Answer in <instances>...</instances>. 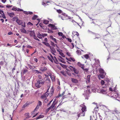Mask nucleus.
Returning <instances> with one entry per match:
<instances>
[{"label":"nucleus","instance_id":"338daca9","mask_svg":"<svg viewBox=\"0 0 120 120\" xmlns=\"http://www.w3.org/2000/svg\"><path fill=\"white\" fill-rule=\"evenodd\" d=\"M51 45L54 46H55V45L54 43L52 42H51Z\"/></svg>","mask_w":120,"mask_h":120},{"label":"nucleus","instance_id":"ea45409f","mask_svg":"<svg viewBox=\"0 0 120 120\" xmlns=\"http://www.w3.org/2000/svg\"><path fill=\"white\" fill-rule=\"evenodd\" d=\"M90 89H88L87 90H86V92H87V94H89L90 93Z\"/></svg>","mask_w":120,"mask_h":120},{"label":"nucleus","instance_id":"bf43d9fd","mask_svg":"<svg viewBox=\"0 0 120 120\" xmlns=\"http://www.w3.org/2000/svg\"><path fill=\"white\" fill-rule=\"evenodd\" d=\"M26 114H27V117H26V119H27L29 118L30 117V116L29 115V113H26Z\"/></svg>","mask_w":120,"mask_h":120},{"label":"nucleus","instance_id":"f03ea898","mask_svg":"<svg viewBox=\"0 0 120 120\" xmlns=\"http://www.w3.org/2000/svg\"><path fill=\"white\" fill-rule=\"evenodd\" d=\"M37 82L35 84V86L37 88H40L42 85H43L45 81H41L39 79H37Z\"/></svg>","mask_w":120,"mask_h":120},{"label":"nucleus","instance_id":"09e8293b","mask_svg":"<svg viewBox=\"0 0 120 120\" xmlns=\"http://www.w3.org/2000/svg\"><path fill=\"white\" fill-rule=\"evenodd\" d=\"M50 109H51H51L50 107L46 109V112H47Z\"/></svg>","mask_w":120,"mask_h":120},{"label":"nucleus","instance_id":"f704fd0d","mask_svg":"<svg viewBox=\"0 0 120 120\" xmlns=\"http://www.w3.org/2000/svg\"><path fill=\"white\" fill-rule=\"evenodd\" d=\"M17 8L16 7H13L12 9V10L13 11H16L17 10Z\"/></svg>","mask_w":120,"mask_h":120},{"label":"nucleus","instance_id":"c9c22d12","mask_svg":"<svg viewBox=\"0 0 120 120\" xmlns=\"http://www.w3.org/2000/svg\"><path fill=\"white\" fill-rule=\"evenodd\" d=\"M84 56L86 59H88L89 58V55L87 54L84 55Z\"/></svg>","mask_w":120,"mask_h":120},{"label":"nucleus","instance_id":"473e14b6","mask_svg":"<svg viewBox=\"0 0 120 120\" xmlns=\"http://www.w3.org/2000/svg\"><path fill=\"white\" fill-rule=\"evenodd\" d=\"M49 21L47 20H44L43 21V23H44L45 24H49Z\"/></svg>","mask_w":120,"mask_h":120},{"label":"nucleus","instance_id":"3c124183","mask_svg":"<svg viewBox=\"0 0 120 120\" xmlns=\"http://www.w3.org/2000/svg\"><path fill=\"white\" fill-rule=\"evenodd\" d=\"M58 35L59 36H62L63 35V34L61 32H59L58 33Z\"/></svg>","mask_w":120,"mask_h":120},{"label":"nucleus","instance_id":"6ab92c4d","mask_svg":"<svg viewBox=\"0 0 120 120\" xmlns=\"http://www.w3.org/2000/svg\"><path fill=\"white\" fill-rule=\"evenodd\" d=\"M73 71L76 74H78L79 73V71H78L75 68H74L73 69Z\"/></svg>","mask_w":120,"mask_h":120},{"label":"nucleus","instance_id":"72a5a7b5","mask_svg":"<svg viewBox=\"0 0 120 120\" xmlns=\"http://www.w3.org/2000/svg\"><path fill=\"white\" fill-rule=\"evenodd\" d=\"M50 78L51 79L52 81H54L55 80V78L53 76H51V75H50Z\"/></svg>","mask_w":120,"mask_h":120},{"label":"nucleus","instance_id":"aec40b11","mask_svg":"<svg viewBox=\"0 0 120 120\" xmlns=\"http://www.w3.org/2000/svg\"><path fill=\"white\" fill-rule=\"evenodd\" d=\"M42 34H41L40 33H38L37 34V37L40 39H41L42 38Z\"/></svg>","mask_w":120,"mask_h":120},{"label":"nucleus","instance_id":"c03bdc74","mask_svg":"<svg viewBox=\"0 0 120 120\" xmlns=\"http://www.w3.org/2000/svg\"><path fill=\"white\" fill-rule=\"evenodd\" d=\"M42 105L41 102L40 101H39L38 105L39 106H41Z\"/></svg>","mask_w":120,"mask_h":120},{"label":"nucleus","instance_id":"f257e3e1","mask_svg":"<svg viewBox=\"0 0 120 120\" xmlns=\"http://www.w3.org/2000/svg\"><path fill=\"white\" fill-rule=\"evenodd\" d=\"M80 107L82 108L77 112V116L78 117L80 116H84L85 115V112L86 111V107L84 105V103L80 105Z\"/></svg>","mask_w":120,"mask_h":120},{"label":"nucleus","instance_id":"2eb2a0df","mask_svg":"<svg viewBox=\"0 0 120 120\" xmlns=\"http://www.w3.org/2000/svg\"><path fill=\"white\" fill-rule=\"evenodd\" d=\"M50 48L51 49V52H53V53L56 52V51L55 48L51 46L50 47Z\"/></svg>","mask_w":120,"mask_h":120},{"label":"nucleus","instance_id":"79ce46f5","mask_svg":"<svg viewBox=\"0 0 120 120\" xmlns=\"http://www.w3.org/2000/svg\"><path fill=\"white\" fill-rule=\"evenodd\" d=\"M39 108V106L38 105H37V106L36 107V108L34 109V111H37V109H38Z\"/></svg>","mask_w":120,"mask_h":120},{"label":"nucleus","instance_id":"b1692460","mask_svg":"<svg viewBox=\"0 0 120 120\" xmlns=\"http://www.w3.org/2000/svg\"><path fill=\"white\" fill-rule=\"evenodd\" d=\"M55 60L53 59L54 62L56 64H58L59 63L58 61L55 56L54 57Z\"/></svg>","mask_w":120,"mask_h":120},{"label":"nucleus","instance_id":"a19ab883","mask_svg":"<svg viewBox=\"0 0 120 120\" xmlns=\"http://www.w3.org/2000/svg\"><path fill=\"white\" fill-rule=\"evenodd\" d=\"M53 99H52V100L51 101L49 102L47 104V106L48 107L49 106L50 104L51 103V102L52 101Z\"/></svg>","mask_w":120,"mask_h":120},{"label":"nucleus","instance_id":"a878e982","mask_svg":"<svg viewBox=\"0 0 120 120\" xmlns=\"http://www.w3.org/2000/svg\"><path fill=\"white\" fill-rule=\"evenodd\" d=\"M68 68L70 69L71 71H72L73 70L74 68H74L71 66H70L69 67H68Z\"/></svg>","mask_w":120,"mask_h":120},{"label":"nucleus","instance_id":"58836bf2","mask_svg":"<svg viewBox=\"0 0 120 120\" xmlns=\"http://www.w3.org/2000/svg\"><path fill=\"white\" fill-rule=\"evenodd\" d=\"M17 18L16 17H15L13 18L11 20L13 21H14L15 20H17Z\"/></svg>","mask_w":120,"mask_h":120},{"label":"nucleus","instance_id":"4468645a","mask_svg":"<svg viewBox=\"0 0 120 120\" xmlns=\"http://www.w3.org/2000/svg\"><path fill=\"white\" fill-rule=\"evenodd\" d=\"M90 75H88L87 77V79L86 81V83H88L90 82Z\"/></svg>","mask_w":120,"mask_h":120},{"label":"nucleus","instance_id":"0e129e2a","mask_svg":"<svg viewBox=\"0 0 120 120\" xmlns=\"http://www.w3.org/2000/svg\"><path fill=\"white\" fill-rule=\"evenodd\" d=\"M12 5H11V6L10 5H7L6 6V7L8 8H9L10 7H12Z\"/></svg>","mask_w":120,"mask_h":120},{"label":"nucleus","instance_id":"052dcab7","mask_svg":"<svg viewBox=\"0 0 120 120\" xmlns=\"http://www.w3.org/2000/svg\"><path fill=\"white\" fill-rule=\"evenodd\" d=\"M42 37H44L45 36H46L47 35V34H42Z\"/></svg>","mask_w":120,"mask_h":120},{"label":"nucleus","instance_id":"393cba45","mask_svg":"<svg viewBox=\"0 0 120 120\" xmlns=\"http://www.w3.org/2000/svg\"><path fill=\"white\" fill-rule=\"evenodd\" d=\"M21 32L25 34L27 33L26 30L24 28L21 30Z\"/></svg>","mask_w":120,"mask_h":120},{"label":"nucleus","instance_id":"39448f33","mask_svg":"<svg viewBox=\"0 0 120 120\" xmlns=\"http://www.w3.org/2000/svg\"><path fill=\"white\" fill-rule=\"evenodd\" d=\"M56 103V102L54 100L53 101L52 104L50 107L51 109V111H53L55 109L56 107L55 105Z\"/></svg>","mask_w":120,"mask_h":120},{"label":"nucleus","instance_id":"f8f14e48","mask_svg":"<svg viewBox=\"0 0 120 120\" xmlns=\"http://www.w3.org/2000/svg\"><path fill=\"white\" fill-rule=\"evenodd\" d=\"M16 22L19 25H21L22 23V21L19 19H17V20H16Z\"/></svg>","mask_w":120,"mask_h":120},{"label":"nucleus","instance_id":"603ef678","mask_svg":"<svg viewBox=\"0 0 120 120\" xmlns=\"http://www.w3.org/2000/svg\"><path fill=\"white\" fill-rule=\"evenodd\" d=\"M34 71L36 73H37L38 74L39 72V71L37 70H34Z\"/></svg>","mask_w":120,"mask_h":120},{"label":"nucleus","instance_id":"412c9836","mask_svg":"<svg viewBox=\"0 0 120 120\" xmlns=\"http://www.w3.org/2000/svg\"><path fill=\"white\" fill-rule=\"evenodd\" d=\"M99 71L100 73H103L104 72L103 70L101 68H100L99 69Z\"/></svg>","mask_w":120,"mask_h":120},{"label":"nucleus","instance_id":"5fc2aeb1","mask_svg":"<svg viewBox=\"0 0 120 120\" xmlns=\"http://www.w3.org/2000/svg\"><path fill=\"white\" fill-rule=\"evenodd\" d=\"M58 60L60 61L62 63H64V61L62 60H61V59H60L58 58Z\"/></svg>","mask_w":120,"mask_h":120},{"label":"nucleus","instance_id":"9b49d317","mask_svg":"<svg viewBox=\"0 0 120 120\" xmlns=\"http://www.w3.org/2000/svg\"><path fill=\"white\" fill-rule=\"evenodd\" d=\"M30 36H33L34 37L35 35V33L34 31H30Z\"/></svg>","mask_w":120,"mask_h":120},{"label":"nucleus","instance_id":"0eeeda50","mask_svg":"<svg viewBox=\"0 0 120 120\" xmlns=\"http://www.w3.org/2000/svg\"><path fill=\"white\" fill-rule=\"evenodd\" d=\"M2 17L4 19H6V17L4 13V11L0 9V18Z\"/></svg>","mask_w":120,"mask_h":120},{"label":"nucleus","instance_id":"dca6fc26","mask_svg":"<svg viewBox=\"0 0 120 120\" xmlns=\"http://www.w3.org/2000/svg\"><path fill=\"white\" fill-rule=\"evenodd\" d=\"M24 13L26 15H31L33 14V12L30 11H23Z\"/></svg>","mask_w":120,"mask_h":120},{"label":"nucleus","instance_id":"e433bc0d","mask_svg":"<svg viewBox=\"0 0 120 120\" xmlns=\"http://www.w3.org/2000/svg\"><path fill=\"white\" fill-rule=\"evenodd\" d=\"M94 60H95V62L97 64H99L100 63V62L98 59H94Z\"/></svg>","mask_w":120,"mask_h":120},{"label":"nucleus","instance_id":"5701e85b","mask_svg":"<svg viewBox=\"0 0 120 120\" xmlns=\"http://www.w3.org/2000/svg\"><path fill=\"white\" fill-rule=\"evenodd\" d=\"M40 69V70L41 71H45L46 70H47V69L46 67H44L43 68H41Z\"/></svg>","mask_w":120,"mask_h":120},{"label":"nucleus","instance_id":"f3484780","mask_svg":"<svg viewBox=\"0 0 120 120\" xmlns=\"http://www.w3.org/2000/svg\"><path fill=\"white\" fill-rule=\"evenodd\" d=\"M50 38L52 39L53 41H54L55 42V43H57V42L56 41V39L54 38L53 37V36H52L51 35L50 36Z\"/></svg>","mask_w":120,"mask_h":120},{"label":"nucleus","instance_id":"bb28decb","mask_svg":"<svg viewBox=\"0 0 120 120\" xmlns=\"http://www.w3.org/2000/svg\"><path fill=\"white\" fill-rule=\"evenodd\" d=\"M99 78L100 79V77L101 78H102V79H103V78H104V77H105V76L103 75V74H99Z\"/></svg>","mask_w":120,"mask_h":120},{"label":"nucleus","instance_id":"774afa93","mask_svg":"<svg viewBox=\"0 0 120 120\" xmlns=\"http://www.w3.org/2000/svg\"><path fill=\"white\" fill-rule=\"evenodd\" d=\"M71 60H72L74 62L75 61V59L73 58H71Z\"/></svg>","mask_w":120,"mask_h":120},{"label":"nucleus","instance_id":"2f4dec72","mask_svg":"<svg viewBox=\"0 0 120 120\" xmlns=\"http://www.w3.org/2000/svg\"><path fill=\"white\" fill-rule=\"evenodd\" d=\"M38 17V16L36 15H34L32 17V19L33 20H35Z\"/></svg>","mask_w":120,"mask_h":120},{"label":"nucleus","instance_id":"7ed1b4c3","mask_svg":"<svg viewBox=\"0 0 120 120\" xmlns=\"http://www.w3.org/2000/svg\"><path fill=\"white\" fill-rule=\"evenodd\" d=\"M49 89H48L47 90L46 92L44 94L42 95L41 97V98L43 99H45L49 95L50 96V97L52 95V93L51 94H50L49 93Z\"/></svg>","mask_w":120,"mask_h":120},{"label":"nucleus","instance_id":"8fccbe9b","mask_svg":"<svg viewBox=\"0 0 120 120\" xmlns=\"http://www.w3.org/2000/svg\"><path fill=\"white\" fill-rule=\"evenodd\" d=\"M18 11H23V10L22 9H21L20 8H17V10Z\"/></svg>","mask_w":120,"mask_h":120},{"label":"nucleus","instance_id":"13d9d810","mask_svg":"<svg viewBox=\"0 0 120 120\" xmlns=\"http://www.w3.org/2000/svg\"><path fill=\"white\" fill-rule=\"evenodd\" d=\"M104 81L102 80L101 82V83L102 85H103L104 84Z\"/></svg>","mask_w":120,"mask_h":120},{"label":"nucleus","instance_id":"7c9ffc66","mask_svg":"<svg viewBox=\"0 0 120 120\" xmlns=\"http://www.w3.org/2000/svg\"><path fill=\"white\" fill-rule=\"evenodd\" d=\"M113 111L116 113H120V111H118L116 109H115Z\"/></svg>","mask_w":120,"mask_h":120},{"label":"nucleus","instance_id":"c756f323","mask_svg":"<svg viewBox=\"0 0 120 120\" xmlns=\"http://www.w3.org/2000/svg\"><path fill=\"white\" fill-rule=\"evenodd\" d=\"M38 79L40 81H41L42 80V76L40 75H38Z\"/></svg>","mask_w":120,"mask_h":120},{"label":"nucleus","instance_id":"49530a36","mask_svg":"<svg viewBox=\"0 0 120 120\" xmlns=\"http://www.w3.org/2000/svg\"><path fill=\"white\" fill-rule=\"evenodd\" d=\"M34 38L35 39L37 40L38 41H40L37 38V37L36 36V35L34 36Z\"/></svg>","mask_w":120,"mask_h":120},{"label":"nucleus","instance_id":"37998d69","mask_svg":"<svg viewBox=\"0 0 120 120\" xmlns=\"http://www.w3.org/2000/svg\"><path fill=\"white\" fill-rule=\"evenodd\" d=\"M59 54H60L63 57H64L65 56L64 55V54L62 52H60L59 53Z\"/></svg>","mask_w":120,"mask_h":120},{"label":"nucleus","instance_id":"4d7b16f0","mask_svg":"<svg viewBox=\"0 0 120 120\" xmlns=\"http://www.w3.org/2000/svg\"><path fill=\"white\" fill-rule=\"evenodd\" d=\"M67 74L69 76H71V74L70 72H67Z\"/></svg>","mask_w":120,"mask_h":120},{"label":"nucleus","instance_id":"9d476101","mask_svg":"<svg viewBox=\"0 0 120 120\" xmlns=\"http://www.w3.org/2000/svg\"><path fill=\"white\" fill-rule=\"evenodd\" d=\"M71 79L72 82L73 83H76L78 82V81L77 79L71 78Z\"/></svg>","mask_w":120,"mask_h":120},{"label":"nucleus","instance_id":"e2e57ef3","mask_svg":"<svg viewBox=\"0 0 120 120\" xmlns=\"http://www.w3.org/2000/svg\"><path fill=\"white\" fill-rule=\"evenodd\" d=\"M27 24L28 25H33V24L30 22H29L28 23H27Z\"/></svg>","mask_w":120,"mask_h":120},{"label":"nucleus","instance_id":"20e7f679","mask_svg":"<svg viewBox=\"0 0 120 120\" xmlns=\"http://www.w3.org/2000/svg\"><path fill=\"white\" fill-rule=\"evenodd\" d=\"M102 88L104 89H99L97 91L98 92L103 94H106L107 90L106 88V87L104 88L103 87H102Z\"/></svg>","mask_w":120,"mask_h":120},{"label":"nucleus","instance_id":"680f3d73","mask_svg":"<svg viewBox=\"0 0 120 120\" xmlns=\"http://www.w3.org/2000/svg\"><path fill=\"white\" fill-rule=\"evenodd\" d=\"M27 70L24 69V70L23 71V73H26V72H27Z\"/></svg>","mask_w":120,"mask_h":120},{"label":"nucleus","instance_id":"6e6552de","mask_svg":"<svg viewBox=\"0 0 120 120\" xmlns=\"http://www.w3.org/2000/svg\"><path fill=\"white\" fill-rule=\"evenodd\" d=\"M71 94L70 93L67 95H64L62 97V99H63L65 98H67L69 100V98H71Z\"/></svg>","mask_w":120,"mask_h":120},{"label":"nucleus","instance_id":"cd10ccee","mask_svg":"<svg viewBox=\"0 0 120 120\" xmlns=\"http://www.w3.org/2000/svg\"><path fill=\"white\" fill-rule=\"evenodd\" d=\"M44 44L45 45H46L48 46L50 48V47L51 46H50V45L49 44V43L48 42H44Z\"/></svg>","mask_w":120,"mask_h":120},{"label":"nucleus","instance_id":"c85d7f7f","mask_svg":"<svg viewBox=\"0 0 120 120\" xmlns=\"http://www.w3.org/2000/svg\"><path fill=\"white\" fill-rule=\"evenodd\" d=\"M29 104V103L28 102H26L25 103L23 106L22 107L23 108L25 107L26 106H27Z\"/></svg>","mask_w":120,"mask_h":120},{"label":"nucleus","instance_id":"69168bd1","mask_svg":"<svg viewBox=\"0 0 120 120\" xmlns=\"http://www.w3.org/2000/svg\"><path fill=\"white\" fill-rule=\"evenodd\" d=\"M48 99H47L46 98L44 100V102L45 103H47L48 101Z\"/></svg>","mask_w":120,"mask_h":120},{"label":"nucleus","instance_id":"a211bd4d","mask_svg":"<svg viewBox=\"0 0 120 120\" xmlns=\"http://www.w3.org/2000/svg\"><path fill=\"white\" fill-rule=\"evenodd\" d=\"M78 64L79 66L81 67L82 69H84V66L83 65L81 64L80 62H78Z\"/></svg>","mask_w":120,"mask_h":120},{"label":"nucleus","instance_id":"6e6d98bb","mask_svg":"<svg viewBox=\"0 0 120 120\" xmlns=\"http://www.w3.org/2000/svg\"><path fill=\"white\" fill-rule=\"evenodd\" d=\"M65 92H64L63 93H62L61 94H60L59 95V97H60V96H64V94H65Z\"/></svg>","mask_w":120,"mask_h":120},{"label":"nucleus","instance_id":"a18cd8bd","mask_svg":"<svg viewBox=\"0 0 120 120\" xmlns=\"http://www.w3.org/2000/svg\"><path fill=\"white\" fill-rule=\"evenodd\" d=\"M76 52L77 54L79 55L81 54V52L80 50H78L76 51Z\"/></svg>","mask_w":120,"mask_h":120},{"label":"nucleus","instance_id":"864d4df0","mask_svg":"<svg viewBox=\"0 0 120 120\" xmlns=\"http://www.w3.org/2000/svg\"><path fill=\"white\" fill-rule=\"evenodd\" d=\"M98 110V107L97 106V107H96L94 109V111H97Z\"/></svg>","mask_w":120,"mask_h":120},{"label":"nucleus","instance_id":"1a4fd4ad","mask_svg":"<svg viewBox=\"0 0 120 120\" xmlns=\"http://www.w3.org/2000/svg\"><path fill=\"white\" fill-rule=\"evenodd\" d=\"M48 26L49 27H51L52 29L55 30L57 29L56 27L53 24H50Z\"/></svg>","mask_w":120,"mask_h":120},{"label":"nucleus","instance_id":"ddd939ff","mask_svg":"<svg viewBox=\"0 0 120 120\" xmlns=\"http://www.w3.org/2000/svg\"><path fill=\"white\" fill-rule=\"evenodd\" d=\"M7 14L10 17H13L15 14L13 12L9 13L7 12Z\"/></svg>","mask_w":120,"mask_h":120},{"label":"nucleus","instance_id":"4c0bfd02","mask_svg":"<svg viewBox=\"0 0 120 120\" xmlns=\"http://www.w3.org/2000/svg\"><path fill=\"white\" fill-rule=\"evenodd\" d=\"M57 11L59 13H62V11L60 9L57 10Z\"/></svg>","mask_w":120,"mask_h":120},{"label":"nucleus","instance_id":"4be33fe9","mask_svg":"<svg viewBox=\"0 0 120 120\" xmlns=\"http://www.w3.org/2000/svg\"><path fill=\"white\" fill-rule=\"evenodd\" d=\"M44 117V115H40L38 117L36 118V120H38L41 118H43Z\"/></svg>","mask_w":120,"mask_h":120},{"label":"nucleus","instance_id":"423d86ee","mask_svg":"<svg viewBox=\"0 0 120 120\" xmlns=\"http://www.w3.org/2000/svg\"><path fill=\"white\" fill-rule=\"evenodd\" d=\"M114 97L116 98V99L118 101H120V96L119 95L118 92L114 93L113 95Z\"/></svg>","mask_w":120,"mask_h":120},{"label":"nucleus","instance_id":"de8ad7c7","mask_svg":"<svg viewBox=\"0 0 120 120\" xmlns=\"http://www.w3.org/2000/svg\"><path fill=\"white\" fill-rule=\"evenodd\" d=\"M60 73L63 75L65 76V74L64 73V71H61Z\"/></svg>","mask_w":120,"mask_h":120}]
</instances>
